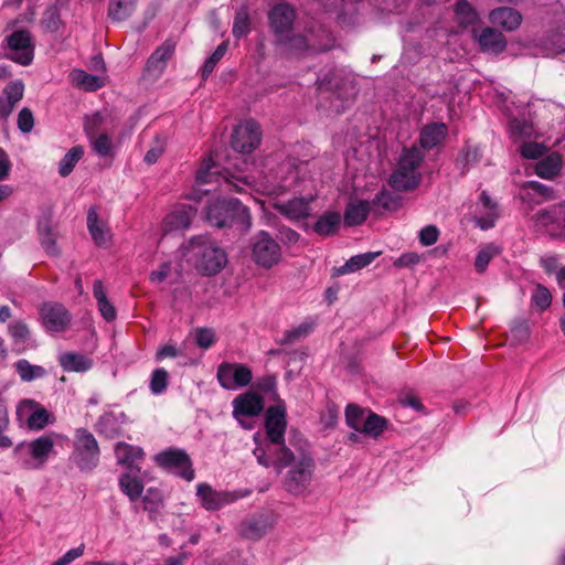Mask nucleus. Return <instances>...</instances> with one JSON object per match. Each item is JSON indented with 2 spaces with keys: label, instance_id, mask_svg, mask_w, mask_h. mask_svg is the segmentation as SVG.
<instances>
[{
  "label": "nucleus",
  "instance_id": "obj_1",
  "mask_svg": "<svg viewBox=\"0 0 565 565\" xmlns=\"http://www.w3.org/2000/svg\"><path fill=\"white\" fill-rule=\"evenodd\" d=\"M204 217L211 226L217 228L237 226L241 231H248L252 225L248 207L234 198L207 201Z\"/></svg>",
  "mask_w": 565,
  "mask_h": 565
},
{
  "label": "nucleus",
  "instance_id": "obj_2",
  "mask_svg": "<svg viewBox=\"0 0 565 565\" xmlns=\"http://www.w3.org/2000/svg\"><path fill=\"white\" fill-rule=\"evenodd\" d=\"M183 249L184 255L195 259L196 269L204 276L218 274L228 262L226 252L209 235L192 236Z\"/></svg>",
  "mask_w": 565,
  "mask_h": 565
},
{
  "label": "nucleus",
  "instance_id": "obj_3",
  "mask_svg": "<svg viewBox=\"0 0 565 565\" xmlns=\"http://www.w3.org/2000/svg\"><path fill=\"white\" fill-rule=\"evenodd\" d=\"M423 151L413 146L404 148L397 160L396 169L388 179L390 186L398 192H407L416 189L422 182L419 167L424 161Z\"/></svg>",
  "mask_w": 565,
  "mask_h": 565
},
{
  "label": "nucleus",
  "instance_id": "obj_4",
  "mask_svg": "<svg viewBox=\"0 0 565 565\" xmlns=\"http://www.w3.org/2000/svg\"><path fill=\"white\" fill-rule=\"evenodd\" d=\"M316 84L321 95L328 94L330 99L329 109L335 114L343 113L356 95L352 82L341 77L335 68H330L327 72L321 71Z\"/></svg>",
  "mask_w": 565,
  "mask_h": 565
},
{
  "label": "nucleus",
  "instance_id": "obj_5",
  "mask_svg": "<svg viewBox=\"0 0 565 565\" xmlns=\"http://www.w3.org/2000/svg\"><path fill=\"white\" fill-rule=\"evenodd\" d=\"M71 460L82 472H92L100 460V449L95 436L86 428H77L74 434Z\"/></svg>",
  "mask_w": 565,
  "mask_h": 565
},
{
  "label": "nucleus",
  "instance_id": "obj_6",
  "mask_svg": "<svg viewBox=\"0 0 565 565\" xmlns=\"http://www.w3.org/2000/svg\"><path fill=\"white\" fill-rule=\"evenodd\" d=\"M253 262L265 269L276 266L282 257L281 246L267 231H259L249 239Z\"/></svg>",
  "mask_w": 565,
  "mask_h": 565
},
{
  "label": "nucleus",
  "instance_id": "obj_7",
  "mask_svg": "<svg viewBox=\"0 0 565 565\" xmlns=\"http://www.w3.org/2000/svg\"><path fill=\"white\" fill-rule=\"evenodd\" d=\"M315 459L309 454H300L289 466L284 479V489L295 495H301L310 486L315 471Z\"/></svg>",
  "mask_w": 565,
  "mask_h": 565
},
{
  "label": "nucleus",
  "instance_id": "obj_8",
  "mask_svg": "<svg viewBox=\"0 0 565 565\" xmlns=\"http://www.w3.org/2000/svg\"><path fill=\"white\" fill-rule=\"evenodd\" d=\"M54 449V441L50 436H41L29 443H20L14 454L20 457L21 466L25 469H40L47 461Z\"/></svg>",
  "mask_w": 565,
  "mask_h": 565
},
{
  "label": "nucleus",
  "instance_id": "obj_9",
  "mask_svg": "<svg viewBox=\"0 0 565 565\" xmlns=\"http://www.w3.org/2000/svg\"><path fill=\"white\" fill-rule=\"evenodd\" d=\"M253 455L260 466L273 468L278 475L296 460L295 454L285 445V441L273 444L267 440L265 446H257Z\"/></svg>",
  "mask_w": 565,
  "mask_h": 565
},
{
  "label": "nucleus",
  "instance_id": "obj_10",
  "mask_svg": "<svg viewBox=\"0 0 565 565\" xmlns=\"http://www.w3.org/2000/svg\"><path fill=\"white\" fill-rule=\"evenodd\" d=\"M154 461L162 469L173 472L186 481L194 479L195 473L192 460L183 449L174 447L167 448L156 455Z\"/></svg>",
  "mask_w": 565,
  "mask_h": 565
},
{
  "label": "nucleus",
  "instance_id": "obj_11",
  "mask_svg": "<svg viewBox=\"0 0 565 565\" xmlns=\"http://www.w3.org/2000/svg\"><path fill=\"white\" fill-rule=\"evenodd\" d=\"M233 417L247 430L254 428L253 423H246L245 418L259 416L264 411V398L254 391H247L236 396L233 402Z\"/></svg>",
  "mask_w": 565,
  "mask_h": 565
},
{
  "label": "nucleus",
  "instance_id": "obj_12",
  "mask_svg": "<svg viewBox=\"0 0 565 565\" xmlns=\"http://www.w3.org/2000/svg\"><path fill=\"white\" fill-rule=\"evenodd\" d=\"M262 141V129L253 119L238 124L231 136V146L239 153H252L258 148Z\"/></svg>",
  "mask_w": 565,
  "mask_h": 565
},
{
  "label": "nucleus",
  "instance_id": "obj_13",
  "mask_svg": "<svg viewBox=\"0 0 565 565\" xmlns=\"http://www.w3.org/2000/svg\"><path fill=\"white\" fill-rule=\"evenodd\" d=\"M216 377L224 390L232 391L247 386L253 380V372L245 364L223 362L217 366Z\"/></svg>",
  "mask_w": 565,
  "mask_h": 565
},
{
  "label": "nucleus",
  "instance_id": "obj_14",
  "mask_svg": "<svg viewBox=\"0 0 565 565\" xmlns=\"http://www.w3.org/2000/svg\"><path fill=\"white\" fill-rule=\"evenodd\" d=\"M10 53L7 57L20 65H30L34 57V43L28 30H17L6 38Z\"/></svg>",
  "mask_w": 565,
  "mask_h": 565
},
{
  "label": "nucleus",
  "instance_id": "obj_15",
  "mask_svg": "<svg viewBox=\"0 0 565 565\" xmlns=\"http://www.w3.org/2000/svg\"><path fill=\"white\" fill-rule=\"evenodd\" d=\"M297 12L294 6L288 2L274 4L267 13L268 28L274 40L294 31Z\"/></svg>",
  "mask_w": 565,
  "mask_h": 565
},
{
  "label": "nucleus",
  "instance_id": "obj_16",
  "mask_svg": "<svg viewBox=\"0 0 565 565\" xmlns=\"http://www.w3.org/2000/svg\"><path fill=\"white\" fill-rule=\"evenodd\" d=\"M36 234L41 247L51 257H58L61 249L57 245L60 237L57 226L53 222V212L47 210L41 214L36 222Z\"/></svg>",
  "mask_w": 565,
  "mask_h": 565
},
{
  "label": "nucleus",
  "instance_id": "obj_17",
  "mask_svg": "<svg viewBox=\"0 0 565 565\" xmlns=\"http://www.w3.org/2000/svg\"><path fill=\"white\" fill-rule=\"evenodd\" d=\"M40 318L45 330L54 333L65 331L72 321L68 310L58 302H44L40 307Z\"/></svg>",
  "mask_w": 565,
  "mask_h": 565
},
{
  "label": "nucleus",
  "instance_id": "obj_18",
  "mask_svg": "<svg viewBox=\"0 0 565 565\" xmlns=\"http://www.w3.org/2000/svg\"><path fill=\"white\" fill-rule=\"evenodd\" d=\"M287 420L284 404L271 405L265 413L266 439L273 444L285 441Z\"/></svg>",
  "mask_w": 565,
  "mask_h": 565
},
{
  "label": "nucleus",
  "instance_id": "obj_19",
  "mask_svg": "<svg viewBox=\"0 0 565 565\" xmlns=\"http://www.w3.org/2000/svg\"><path fill=\"white\" fill-rule=\"evenodd\" d=\"M195 494L201 507L206 511H218L237 499L236 495L228 491H216L206 482H201L196 486Z\"/></svg>",
  "mask_w": 565,
  "mask_h": 565
},
{
  "label": "nucleus",
  "instance_id": "obj_20",
  "mask_svg": "<svg viewBox=\"0 0 565 565\" xmlns=\"http://www.w3.org/2000/svg\"><path fill=\"white\" fill-rule=\"evenodd\" d=\"M275 47L280 49L284 53L292 56H302L316 53L315 46L309 44L306 35L301 33H286L273 41Z\"/></svg>",
  "mask_w": 565,
  "mask_h": 565
},
{
  "label": "nucleus",
  "instance_id": "obj_21",
  "mask_svg": "<svg viewBox=\"0 0 565 565\" xmlns=\"http://www.w3.org/2000/svg\"><path fill=\"white\" fill-rule=\"evenodd\" d=\"M114 452L119 466L125 467L131 472H140L139 463L145 459V451L141 447L118 441L114 447Z\"/></svg>",
  "mask_w": 565,
  "mask_h": 565
},
{
  "label": "nucleus",
  "instance_id": "obj_22",
  "mask_svg": "<svg viewBox=\"0 0 565 565\" xmlns=\"http://www.w3.org/2000/svg\"><path fill=\"white\" fill-rule=\"evenodd\" d=\"M175 46L177 43L172 39H167L147 60L146 71L149 74L160 76L167 67V62L173 56Z\"/></svg>",
  "mask_w": 565,
  "mask_h": 565
},
{
  "label": "nucleus",
  "instance_id": "obj_23",
  "mask_svg": "<svg viewBox=\"0 0 565 565\" xmlns=\"http://www.w3.org/2000/svg\"><path fill=\"white\" fill-rule=\"evenodd\" d=\"M126 414L106 412L94 425L95 430L107 439H115L122 434V424L126 422Z\"/></svg>",
  "mask_w": 565,
  "mask_h": 565
},
{
  "label": "nucleus",
  "instance_id": "obj_24",
  "mask_svg": "<svg viewBox=\"0 0 565 565\" xmlns=\"http://www.w3.org/2000/svg\"><path fill=\"white\" fill-rule=\"evenodd\" d=\"M196 215V209L192 205L182 204L171 211L163 220L166 231L188 230Z\"/></svg>",
  "mask_w": 565,
  "mask_h": 565
},
{
  "label": "nucleus",
  "instance_id": "obj_25",
  "mask_svg": "<svg viewBox=\"0 0 565 565\" xmlns=\"http://www.w3.org/2000/svg\"><path fill=\"white\" fill-rule=\"evenodd\" d=\"M473 34L481 52L500 54L507 47L505 36L493 28L487 26L479 34H477V31H473Z\"/></svg>",
  "mask_w": 565,
  "mask_h": 565
},
{
  "label": "nucleus",
  "instance_id": "obj_26",
  "mask_svg": "<svg viewBox=\"0 0 565 565\" xmlns=\"http://www.w3.org/2000/svg\"><path fill=\"white\" fill-rule=\"evenodd\" d=\"M24 84L22 79L9 82L2 90L0 97V117L8 118L14 106L23 98Z\"/></svg>",
  "mask_w": 565,
  "mask_h": 565
},
{
  "label": "nucleus",
  "instance_id": "obj_27",
  "mask_svg": "<svg viewBox=\"0 0 565 565\" xmlns=\"http://www.w3.org/2000/svg\"><path fill=\"white\" fill-rule=\"evenodd\" d=\"M489 19L492 24L499 25L509 32L516 30L522 22L521 13L516 9L510 7H499L493 9L489 14Z\"/></svg>",
  "mask_w": 565,
  "mask_h": 565
},
{
  "label": "nucleus",
  "instance_id": "obj_28",
  "mask_svg": "<svg viewBox=\"0 0 565 565\" xmlns=\"http://www.w3.org/2000/svg\"><path fill=\"white\" fill-rule=\"evenodd\" d=\"M370 203L373 207V213L381 215L382 211L380 209L387 212L398 211L402 207V196L383 188L374 195Z\"/></svg>",
  "mask_w": 565,
  "mask_h": 565
},
{
  "label": "nucleus",
  "instance_id": "obj_29",
  "mask_svg": "<svg viewBox=\"0 0 565 565\" xmlns=\"http://www.w3.org/2000/svg\"><path fill=\"white\" fill-rule=\"evenodd\" d=\"M448 127L444 122H433L425 126L419 135L423 149L430 150L437 147L447 136Z\"/></svg>",
  "mask_w": 565,
  "mask_h": 565
},
{
  "label": "nucleus",
  "instance_id": "obj_30",
  "mask_svg": "<svg viewBox=\"0 0 565 565\" xmlns=\"http://www.w3.org/2000/svg\"><path fill=\"white\" fill-rule=\"evenodd\" d=\"M58 363L65 372H86L93 366L90 358L72 351L61 353Z\"/></svg>",
  "mask_w": 565,
  "mask_h": 565
},
{
  "label": "nucleus",
  "instance_id": "obj_31",
  "mask_svg": "<svg viewBox=\"0 0 565 565\" xmlns=\"http://www.w3.org/2000/svg\"><path fill=\"white\" fill-rule=\"evenodd\" d=\"M371 212V203L367 200H358L348 204L344 212V224L347 226L362 225Z\"/></svg>",
  "mask_w": 565,
  "mask_h": 565
},
{
  "label": "nucleus",
  "instance_id": "obj_32",
  "mask_svg": "<svg viewBox=\"0 0 565 565\" xmlns=\"http://www.w3.org/2000/svg\"><path fill=\"white\" fill-rule=\"evenodd\" d=\"M340 224V213L327 211L312 224V231L322 237L332 236L339 231Z\"/></svg>",
  "mask_w": 565,
  "mask_h": 565
},
{
  "label": "nucleus",
  "instance_id": "obj_33",
  "mask_svg": "<svg viewBox=\"0 0 565 565\" xmlns=\"http://www.w3.org/2000/svg\"><path fill=\"white\" fill-rule=\"evenodd\" d=\"M87 228L97 246L104 247L108 244V228L104 222L99 221L95 207H90L87 212Z\"/></svg>",
  "mask_w": 565,
  "mask_h": 565
},
{
  "label": "nucleus",
  "instance_id": "obj_34",
  "mask_svg": "<svg viewBox=\"0 0 565 565\" xmlns=\"http://www.w3.org/2000/svg\"><path fill=\"white\" fill-rule=\"evenodd\" d=\"M120 491L126 494L130 501H137L143 492V482L138 477V473L127 471L120 475L118 479Z\"/></svg>",
  "mask_w": 565,
  "mask_h": 565
},
{
  "label": "nucleus",
  "instance_id": "obj_35",
  "mask_svg": "<svg viewBox=\"0 0 565 565\" xmlns=\"http://www.w3.org/2000/svg\"><path fill=\"white\" fill-rule=\"evenodd\" d=\"M278 209L279 212L289 220H302L310 214V200L305 198H294L279 205Z\"/></svg>",
  "mask_w": 565,
  "mask_h": 565
},
{
  "label": "nucleus",
  "instance_id": "obj_36",
  "mask_svg": "<svg viewBox=\"0 0 565 565\" xmlns=\"http://www.w3.org/2000/svg\"><path fill=\"white\" fill-rule=\"evenodd\" d=\"M70 78L74 86L86 92H95L105 85L102 77L89 74L79 68L73 70L70 74Z\"/></svg>",
  "mask_w": 565,
  "mask_h": 565
},
{
  "label": "nucleus",
  "instance_id": "obj_37",
  "mask_svg": "<svg viewBox=\"0 0 565 565\" xmlns=\"http://www.w3.org/2000/svg\"><path fill=\"white\" fill-rule=\"evenodd\" d=\"M138 0H109L107 15L113 22H121L136 11Z\"/></svg>",
  "mask_w": 565,
  "mask_h": 565
},
{
  "label": "nucleus",
  "instance_id": "obj_38",
  "mask_svg": "<svg viewBox=\"0 0 565 565\" xmlns=\"http://www.w3.org/2000/svg\"><path fill=\"white\" fill-rule=\"evenodd\" d=\"M479 201L482 204V206L487 210V213L484 216L477 217L476 224L481 230L492 228L495 224L497 218L499 217L498 204L491 199L487 191L481 192Z\"/></svg>",
  "mask_w": 565,
  "mask_h": 565
},
{
  "label": "nucleus",
  "instance_id": "obj_39",
  "mask_svg": "<svg viewBox=\"0 0 565 565\" xmlns=\"http://www.w3.org/2000/svg\"><path fill=\"white\" fill-rule=\"evenodd\" d=\"M93 295L97 301V307L102 317L108 322L115 320L117 312L113 303L107 298L102 280L97 279L94 281Z\"/></svg>",
  "mask_w": 565,
  "mask_h": 565
},
{
  "label": "nucleus",
  "instance_id": "obj_40",
  "mask_svg": "<svg viewBox=\"0 0 565 565\" xmlns=\"http://www.w3.org/2000/svg\"><path fill=\"white\" fill-rule=\"evenodd\" d=\"M252 31V18L247 6H241L234 17L232 34L236 40H241Z\"/></svg>",
  "mask_w": 565,
  "mask_h": 565
},
{
  "label": "nucleus",
  "instance_id": "obj_41",
  "mask_svg": "<svg viewBox=\"0 0 565 565\" xmlns=\"http://www.w3.org/2000/svg\"><path fill=\"white\" fill-rule=\"evenodd\" d=\"M271 527L266 519L244 521L241 524V534L250 541L260 540Z\"/></svg>",
  "mask_w": 565,
  "mask_h": 565
},
{
  "label": "nucleus",
  "instance_id": "obj_42",
  "mask_svg": "<svg viewBox=\"0 0 565 565\" xmlns=\"http://www.w3.org/2000/svg\"><path fill=\"white\" fill-rule=\"evenodd\" d=\"M562 168V160L558 154H550L542 158L535 167V173L543 179H553L556 177Z\"/></svg>",
  "mask_w": 565,
  "mask_h": 565
},
{
  "label": "nucleus",
  "instance_id": "obj_43",
  "mask_svg": "<svg viewBox=\"0 0 565 565\" xmlns=\"http://www.w3.org/2000/svg\"><path fill=\"white\" fill-rule=\"evenodd\" d=\"M379 254L380 253L367 252L352 256L344 265L337 268L338 275L354 273L369 266L379 256Z\"/></svg>",
  "mask_w": 565,
  "mask_h": 565
},
{
  "label": "nucleus",
  "instance_id": "obj_44",
  "mask_svg": "<svg viewBox=\"0 0 565 565\" xmlns=\"http://www.w3.org/2000/svg\"><path fill=\"white\" fill-rule=\"evenodd\" d=\"M454 11L460 25H473L479 20L477 10L468 0H457Z\"/></svg>",
  "mask_w": 565,
  "mask_h": 565
},
{
  "label": "nucleus",
  "instance_id": "obj_45",
  "mask_svg": "<svg viewBox=\"0 0 565 565\" xmlns=\"http://www.w3.org/2000/svg\"><path fill=\"white\" fill-rule=\"evenodd\" d=\"M15 372L23 382H31L45 376L46 371L41 365H33L25 359H20L14 363Z\"/></svg>",
  "mask_w": 565,
  "mask_h": 565
},
{
  "label": "nucleus",
  "instance_id": "obj_46",
  "mask_svg": "<svg viewBox=\"0 0 565 565\" xmlns=\"http://www.w3.org/2000/svg\"><path fill=\"white\" fill-rule=\"evenodd\" d=\"M84 154V149L82 146L72 147L61 159L58 163V173L62 177H67L71 174L76 163L82 159Z\"/></svg>",
  "mask_w": 565,
  "mask_h": 565
},
{
  "label": "nucleus",
  "instance_id": "obj_47",
  "mask_svg": "<svg viewBox=\"0 0 565 565\" xmlns=\"http://www.w3.org/2000/svg\"><path fill=\"white\" fill-rule=\"evenodd\" d=\"M367 413L356 404H349L345 408L347 425L356 433H362Z\"/></svg>",
  "mask_w": 565,
  "mask_h": 565
},
{
  "label": "nucleus",
  "instance_id": "obj_48",
  "mask_svg": "<svg viewBox=\"0 0 565 565\" xmlns=\"http://www.w3.org/2000/svg\"><path fill=\"white\" fill-rule=\"evenodd\" d=\"M41 24L45 31L51 33L57 32L60 30V28L63 25V22L61 19L58 2L45 10Z\"/></svg>",
  "mask_w": 565,
  "mask_h": 565
},
{
  "label": "nucleus",
  "instance_id": "obj_49",
  "mask_svg": "<svg viewBox=\"0 0 565 565\" xmlns=\"http://www.w3.org/2000/svg\"><path fill=\"white\" fill-rule=\"evenodd\" d=\"M386 427L387 420L384 417L369 411L362 433L376 438L386 429Z\"/></svg>",
  "mask_w": 565,
  "mask_h": 565
},
{
  "label": "nucleus",
  "instance_id": "obj_50",
  "mask_svg": "<svg viewBox=\"0 0 565 565\" xmlns=\"http://www.w3.org/2000/svg\"><path fill=\"white\" fill-rule=\"evenodd\" d=\"M228 49L227 42L223 41L220 43L216 49L213 51V53L205 60L202 71H201V77L203 79H206L214 71L217 63L223 58L226 51Z\"/></svg>",
  "mask_w": 565,
  "mask_h": 565
},
{
  "label": "nucleus",
  "instance_id": "obj_51",
  "mask_svg": "<svg viewBox=\"0 0 565 565\" xmlns=\"http://www.w3.org/2000/svg\"><path fill=\"white\" fill-rule=\"evenodd\" d=\"M564 212H562L558 209H542L537 211L533 218L537 225L541 226H548L552 224H557L559 227H562V217Z\"/></svg>",
  "mask_w": 565,
  "mask_h": 565
},
{
  "label": "nucleus",
  "instance_id": "obj_52",
  "mask_svg": "<svg viewBox=\"0 0 565 565\" xmlns=\"http://www.w3.org/2000/svg\"><path fill=\"white\" fill-rule=\"evenodd\" d=\"M500 253V249L494 244H487L483 248H481L475 259V268L476 271L482 274L486 271L489 263L492 260L494 256Z\"/></svg>",
  "mask_w": 565,
  "mask_h": 565
},
{
  "label": "nucleus",
  "instance_id": "obj_53",
  "mask_svg": "<svg viewBox=\"0 0 565 565\" xmlns=\"http://www.w3.org/2000/svg\"><path fill=\"white\" fill-rule=\"evenodd\" d=\"M169 384V373L163 367L152 371L149 390L153 395H160L167 391Z\"/></svg>",
  "mask_w": 565,
  "mask_h": 565
},
{
  "label": "nucleus",
  "instance_id": "obj_54",
  "mask_svg": "<svg viewBox=\"0 0 565 565\" xmlns=\"http://www.w3.org/2000/svg\"><path fill=\"white\" fill-rule=\"evenodd\" d=\"M522 189L526 192L527 196L536 195L542 199H554V190L539 181H527L523 184Z\"/></svg>",
  "mask_w": 565,
  "mask_h": 565
},
{
  "label": "nucleus",
  "instance_id": "obj_55",
  "mask_svg": "<svg viewBox=\"0 0 565 565\" xmlns=\"http://www.w3.org/2000/svg\"><path fill=\"white\" fill-rule=\"evenodd\" d=\"M531 300L539 310L544 311L552 303V294L545 286L539 284L532 294Z\"/></svg>",
  "mask_w": 565,
  "mask_h": 565
},
{
  "label": "nucleus",
  "instance_id": "obj_56",
  "mask_svg": "<svg viewBox=\"0 0 565 565\" xmlns=\"http://www.w3.org/2000/svg\"><path fill=\"white\" fill-rule=\"evenodd\" d=\"M509 127L514 137L527 138L534 132L532 122L526 119L513 118L510 120Z\"/></svg>",
  "mask_w": 565,
  "mask_h": 565
},
{
  "label": "nucleus",
  "instance_id": "obj_57",
  "mask_svg": "<svg viewBox=\"0 0 565 565\" xmlns=\"http://www.w3.org/2000/svg\"><path fill=\"white\" fill-rule=\"evenodd\" d=\"M9 334L15 344H25L30 339V330L23 321H14L10 323Z\"/></svg>",
  "mask_w": 565,
  "mask_h": 565
},
{
  "label": "nucleus",
  "instance_id": "obj_58",
  "mask_svg": "<svg viewBox=\"0 0 565 565\" xmlns=\"http://www.w3.org/2000/svg\"><path fill=\"white\" fill-rule=\"evenodd\" d=\"M96 154L106 158L113 154V141L107 134H102L92 141Z\"/></svg>",
  "mask_w": 565,
  "mask_h": 565
},
{
  "label": "nucleus",
  "instance_id": "obj_59",
  "mask_svg": "<svg viewBox=\"0 0 565 565\" xmlns=\"http://www.w3.org/2000/svg\"><path fill=\"white\" fill-rule=\"evenodd\" d=\"M195 343L199 348L207 350L216 342V335L211 328H198L194 332Z\"/></svg>",
  "mask_w": 565,
  "mask_h": 565
},
{
  "label": "nucleus",
  "instance_id": "obj_60",
  "mask_svg": "<svg viewBox=\"0 0 565 565\" xmlns=\"http://www.w3.org/2000/svg\"><path fill=\"white\" fill-rule=\"evenodd\" d=\"M311 331V326L307 323H302L297 328H294L291 330H287L284 333L282 339L280 340V343L282 345L292 344L296 341L300 340L301 338H305L309 334Z\"/></svg>",
  "mask_w": 565,
  "mask_h": 565
},
{
  "label": "nucleus",
  "instance_id": "obj_61",
  "mask_svg": "<svg viewBox=\"0 0 565 565\" xmlns=\"http://www.w3.org/2000/svg\"><path fill=\"white\" fill-rule=\"evenodd\" d=\"M546 147L539 142H524L520 147V154L525 159L536 160L542 158Z\"/></svg>",
  "mask_w": 565,
  "mask_h": 565
},
{
  "label": "nucleus",
  "instance_id": "obj_62",
  "mask_svg": "<svg viewBox=\"0 0 565 565\" xmlns=\"http://www.w3.org/2000/svg\"><path fill=\"white\" fill-rule=\"evenodd\" d=\"M49 424V412L44 407L34 409L28 417V425L32 429H43Z\"/></svg>",
  "mask_w": 565,
  "mask_h": 565
},
{
  "label": "nucleus",
  "instance_id": "obj_63",
  "mask_svg": "<svg viewBox=\"0 0 565 565\" xmlns=\"http://www.w3.org/2000/svg\"><path fill=\"white\" fill-rule=\"evenodd\" d=\"M277 231L278 239L281 242L282 245L287 247L295 246L300 241V234L297 231L290 228L289 226L280 225L277 227Z\"/></svg>",
  "mask_w": 565,
  "mask_h": 565
},
{
  "label": "nucleus",
  "instance_id": "obj_64",
  "mask_svg": "<svg viewBox=\"0 0 565 565\" xmlns=\"http://www.w3.org/2000/svg\"><path fill=\"white\" fill-rule=\"evenodd\" d=\"M439 234L440 232L436 225H426L419 231V243L426 247L431 246L438 241Z\"/></svg>",
  "mask_w": 565,
  "mask_h": 565
}]
</instances>
